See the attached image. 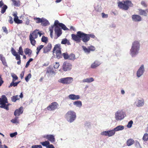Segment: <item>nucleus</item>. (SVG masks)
<instances>
[{"label": "nucleus", "instance_id": "1", "mask_svg": "<svg viewBox=\"0 0 148 148\" xmlns=\"http://www.w3.org/2000/svg\"><path fill=\"white\" fill-rule=\"evenodd\" d=\"M72 39L75 41L77 43H80L81 40L85 43L88 42L90 39L89 35L81 31H78L76 35L71 34Z\"/></svg>", "mask_w": 148, "mask_h": 148}, {"label": "nucleus", "instance_id": "2", "mask_svg": "<svg viewBox=\"0 0 148 148\" xmlns=\"http://www.w3.org/2000/svg\"><path fill=\"white\" fill-rule=\"evenodd\" d=\"M38 35L40 36L42 34L39 31V30L36 29L33 32H31L29 35V39L31 44L34 46L36 44V41L35 39L37 38Z\"/></svg>", "mask_w": 148, "mask_h": 148}, {"label": "nucleus", "instance_id": "3", "mask_svg": "<svg viewBox=\"0 0 148 148\" xmlns=\"http://www.w3.org/2000/svg\"><path fill=\"white\" fill-rule=\"evenodd\" d=\"M117 4L118 7L120 9L125 10H127L130 7H132L133 6L132 2L129 0L119 1L117 3Z\"/></svg>", "mask_w": 148, "mask_h": 148}, {"label": "nucleus", "instance_id": "4", "mask_svg": "<svg viewBox=\"0 0 148 148\" xmlns=\"http://www.w3.org/2000/svg\"><path fill=\"white\" fill-rule=\"evenodd\" d=\"M140 45L139 41H135L133 43L130 50V54L132 57L138 53L140 49Z\"/></svg>", "mask_w": 148, "mask_h": 148}, {"label": "nucleus", "instance_id": "5", "mask_svg": "<svg viewBox=\"0 0 148 148\" xmlns=\"http://www.w3.org/2000/svg\"><path fill=\"white\" fill-rule=\"evenodd\" d=\"M65 118L70 123L73 122L76 119V116L75 113L70 110L67 112L65 116Z\"/></svg>", "mask_w": 148, "mask_h": 148}, {"label": "nucleus", "instance_id": "6", "mask_svg": "<svg viewBox=\"0 0 148 148\" xmlns=\"http://www.w3.org/2000/svg\"><path fill=\"white\" fill-rule=\"evenodd\" d=\"M8 102L7 99L5 96L4 95H2L1 97L0 98V108H3L7 110H8L9 107L6 104Z\"/></svg>", "mask_w": 148, "mask_h": 148}, {"label": "nucleus", "instance_id": "7", "mask_svg": "<svg viewBox=\"0 0 148 148\" xmlns=\"http://www.w3.org/2000/svg\"><path fill=\"white\" fill-rule=\"evenodd\" d=\"M61 49L60 45L59 44L56 45L53 49V53H56V57L58 59L62 57V55L61 53Z\"/></svg>", "mask_w": 148, "mask_h": 148}, {"label": "nucleus", "instance_id": "8", "mask_svg": "<svg viewBox=\"0 0 148 148\" xmlns=\"http://www.w3.org/2000/svg\"><path fill=\"white\" fill-rule=\"evenodd\" d=\"M73 81V78L71 77H68L60 79L58 80V82L63 84H69L71 83Z\"/></svg>", "mask_w": 148, "mask_h": 148}, {"label": "nucleus", "instance_id": "9", "mask_svg": "<svg viewBox=\"0 0 148 148\" xmlns=\"http://www.w3.org/2000/svg\"><path fill=\"white\" fill-rule=\"evenodd\" d=\"M72 68V65L71 64L68 62H64L62 65V69L64 71H69Z\"/></svg>", "mask_w": 148, "mask_h": 148}, {"label": "nucleus", "instance_id": "10", "mask_svg": "<svg viewBox=\"0 0 148 148\" xmlns=\"http://www.w3.org/2000/svg\"><path fill=\"white\" fill-rule=\"evenodd\" d=\"M59 106L58 103L57 102H54L52 103L47 108V109L49 111H53L57 109Z\"/></svg>", "mask_w": 148, "mask_h": 148}, {"label": "nucleus", "instance_id": "11", "mask_svg": "<svg viewBox=\"0 0 148 148\" xmlns=\"http://www.w3.org/2000/svg\"><path fill=\"white\" fill-rule=\"evenodd\" d=\"M124 117V114L122 111H118L115 114V119L117 121L121 120Z\"/></svg>", "mask_w": 148, "mask_h": 148}, {"label": "nucleus", "instance_id": "12", "mask_svg": "<svg viewBox=\"0 0 148 148\" xmlns=\"http://www.w3.org/2000/svg\"><path fill=\"white\" fill-rule=\"evenodd\" d=\"M11 52L12 55L16 57V59L17 60H18L17 62V64L20 65L21 64V57L19 55H18L16 51L13 48H11Z\"/></svg>", "mask_w": 148, "mask_h": 148}, {"label": "nucleus", "instance_id": "13", "mask_svg": "<svg viewBox=\"0 0 148 148\" xmlns=\"http://www.w3.org/2000/svg\"><path fill=\"white\" fill-rule=\"evenodd\" d=\"M115 131L114 129L112 130H110L107 131H105L101 132V134L102 135L108 136L110 137L114 135L115 134Z\"/></svg>", "mask_w": 148, "mask_h": 148}, {"label": "nucleus", "instance_id": "14", "mask_svg": "<svg viewBox=\"0 0 148 148\" xmlns=\"http://www.w3.org/2000/svg\"><path fill=\"white\" fill-rule=\"evenodd\" d=\"M82 48L85 53H89L90 51H93L95 50V48L92 46H90L86 48L84 46H82Z\"/></svg>", "mask_w": 148, "mask_h": 148}, {"label": "nucleus", "instance_id": "15", "mask_svg": "<svg viewBox=\"0 0 148 148\" xmlns=\"http://www.w3.org/2000/svg\"><path fill=\"white\" fill-rule=\"evenodd\" d=\"M46 74H48L49 75L53 74H55L56 73L55 71L53 69L52 66H50L46 69Z\"/></svg>", "mask_w": 148, "mask_h": 148}, {"label": "nucleus", "instance_id": "16", "mask_svg": "<svg viewBox=\"0 0 148 148\" xmlns=\"http://www.w3.org/2000/svg\"><path fill=\"white\" fill-rule=\"evenodd\" d=\"M132 18L133 21L134 22H140L142 20L141 16L140 15L137 14L132 15Z\"/></svg>", "mask_w": 148, "mask_h": 148}, {"label": "nucleus", "instance_id": "17", "mask_svg": "<svg viewBox=\"0 0 148 148\" xmlns=\"http://www.w3.org/2000/svg\"><path fill=\"white\" fill-rule=\"evenodd\" d=\"M43 137L47 139L51 142L53 143L55 142L54 136L52 135H47L43 136Z\"/></svg>", "mask_w": 148, "mask_h": 148}, {"label": "nucleus", "instance_id": "18", "mask_svg": "<svg viewBox=\"0 0 148 148\" xmlns=\"http://www.w3.org/2000/svg\"><path fill=\"white\" fill-rule=\"evenodd\" d=\"M52 47V45L51 43H49L46 46L44 47L43 49V52L46 53L50 51Z\"/></svg>", "mask_w": 148, "mask_h": 148}, {"label": "nucleus", "instance_id": "19", "mask_svg": "<svg viewBox=\"0 0 148 148\" xmlns=\"http://www.w3.org/2000/svg\"><path fill=\"white\" fill-rule=\"evenodd\" d=\"M144 71V66L143 64L141 65L138 70L137 73V75L138 77H140L143 74Z\"/></svg>", "mask_w": 148, "mask_h": 148}, {"label": "nucleus", "instance_id": "20", "mask_svg": "<svg viewBox=\"0 0 148 148\" xmlns=\"http://www.w3.org/2000/svg\"><path fill=\"white\" fill-rule=\"evenodd\" d=\"M54 30L55 34L57 35V38L62 34V29L58 26L55 27Z\"/></svg>", "mask_w": 148, "mask_h": 148}, {"label": "nucleus", "instance_id": "21", "mask_svg": "<svg viewBox=\"0 0 148 148\" xmlns=\"http://www.w3.org/2000/svg\"><path fill=\"white\" fill-rule=\"evenodd\" d=\"M14 18V21L15 22L18 24H21L23 23V21L21 20H19L18 17L17 16V13H14L13 14Z\"/></svg>", "mask_w": 148, "mask_h": 148}, {"label": "nucleus", "instance_id": "22", "mask_svg": "<svg viewBox=\"0 0 148 148\" xmlns=\"http://www.w3.org/2000/svg\"><path fill=\"white\" fill-rule=\"evenodd\" d=\"M23 112V108L21 107L18 109H16L15 111L14 114L16 116H18L22 114Z\"/></svg>", "mask_w": 148, "mask_h": 148}, {"label": "nucleus", "instance_id": "23", "mask_svg": "<svg viewBox=\"0 0 148 148\" xmlns=\"http://www.w3.org/2000/svg\"><path fill=\"white\" fill-rule=\"evenodd\" d=\"M139 14L140 15L147 16V12H148V9L143 10L141 9H138Z\"/></svg>", "mask_w": 148, "mask_h": 148}, {"label": "nucleus", "instance_id": "24", "mask_svg": "<svg viewBox=\"0 0 148 148\" xmlns=\"http://www.w3.org/2000/svg\"><path fill=\"white\" fill-rule=\"evenodd\" d=\"M69 98L70 99L74 100L79 99L80 98V97L79 95H75L73 94H71L69 96Z\"/></svg>", "mask_w": 148, "mask_h": 148}, {"label": "nucleus", "instance_id": "25", "mask_svg": "<svg viewBox=\"0 0 148 148\" xmlns=\"http://www.w3.org/2000/svg\"><path fill=\"white\" fill-rule=\"evenodd\" d=\"M101 64L97 60L95 61L91 65V68L95 69Z\"/></svg>", "mask_w": 148, "mask_h": 148}, {"label": "nucleus", "instance_id": "26", "mask_svg": "<svg viewBox=\"0 0 148 148\" xmlns=\"http://www.w3.org/2000/svg\"><path fill=\"white\" fill-rule=\"evenodd\" d=\"M41 25H42L45 26L49 25V21L47 19L42 18V19L41 22Z\"/></svg>", "mask_w": 148, "mask_h": 148}, {"label": "nucleus", "instance_id": "27", "mask_svg": "<svg viewBox=\"0 0 148 148\" xmlns=\"http://www.w3.org/2000/svg\"><path fill=\"white\" fill-rule=\"evenodd\" d=\"M24 51L25 55H28V56L29 57L31 56L32 51L31 49L27 48L24 49Z\"/></svg>", "mask_w": 148, "mask_h": 148}, {"label": "nucleus", "instance_id": "28", "mask_svg": "<svg viewBox=\"0 0 148 148\" xmlns=\"http://www.w3.org/2000/svg\"><path fill=\"white\" fill-rule=\"evenodd\" d=\"M0 59L2 61L3 64L5 66H8L6 62L5 58L3 57V55L0 54Z\"/></svg>", "mask_w": 148, "mask_h": 148}, {"label": "nucleus", "instance_id": "29", "mask_svg": "<svg viewBox=\"0 0 148 148\" xmlns=\"http://www.w3.org/2000/svg\"><path fill=\"white\" fill-rule=\"evenodd\" d=\"M94 81V79L92 77L87 78L84 79L82 80V82L84 83L87 82L90 83Z\"/></svg>", "mask_w": 148, "mask_h": 148}, {"label": "nucleus", "instance_id": "30", "mask_svg": "<svg viewBox=\"0 0 148 148\" xmlns=\"http://www.w3.org/2000/svg\"><path fill=\"white\" fill-rule=\"evenodd\" d=\"M144 103V101L143 99L138 100L137 101V103L136 106L138 107H141L143 106Z\"/></svg>", "mask_w": 148, "mask_h": 148}, {"label": "nucleus", "instance_id": "31", "mask_svg": "<svg viewBox=\"0 0 148 148\" xmlns=\"http://www.w3.org/2000/svg\"><path fill=\"white\" fill-rule=\"evenodd\" d=\"M134 143V140L133 139L130 138L127 140L126 144L127 146H129L133 144Z\"/></svg>", "mask_w": 148, "mask_h": 148}, {"label": "nucleus", "instance_id": "32", "mask_svg": "<svg viewBox=\"0 0 148 148\" xmlns=\"http://www.w3.org/2000/svg\"><path fill=\"white\" fill-rule=\"evenodd\" d=\"M12 4L14 5L17 7H18L20 6V1L19 0L16 1L15 0H12Z\"/></svg>", "mask_w": 148, "mask_h": 148}, {"label": "nucleus", "instance_id": "33", "mask_svg": "<svg viewBox=\"0 0 148 148\" xmlns=\"http://www.w3.org/2000/svg\"><path fill=\"white\" fill-rule=\"evenodd\" d=\"M15 81H12V82L10 83V85L8 87L10 88L11 87L13 86L14 87L16 86H17L18 84L20 82V81L14 82Z\"/></svg>", "mask_w": 148, "mask_h": 148}, {"label": "nucleus", "instance_id": "34", "mask_svg": "<svg viewBox=\"0 0 148 148\" xmlns=\"http://www.w3.org/2000/svg\"><path fill=\"white\" fill-rule=\"evenodd\" d=\"M124 126L122 125H119L116 127L114 128L115 131H117L120 130H121L124 129Z\"/></svg>", "mask_w": 148, "mask_h": 148}, {"label": "nucleus", "instance_id": "35", "mask_svg": "<svg viewBox=\"0 0 148 148\" xmlns=\"http://www.w3.org/2000/svg\"><path fill=\"white\" fill-rule=\"evenodd\" d=\"M19 96L18 95L14 96L11 98L12 101L13 102H15L17 100H19Z\"/></svg>", "mask_w": 148, "mask_h": 148}, {"label": "nucleus", "instance_id": "36", "mask_svg": "<svg viewBox=\"0 0 148 148\" xmlns=\"http://www.w3.org/2000/svg\"><path fill=\"white\" fill-rule=\"evenodd\" d=\"M73 104L77 106L80 107L82 106V102L80 101H76L74 102Z\"/></svg>", "mask_w": 148, "mask_h": 148}, {"label": "nucleus", "instance_id": "37", "mask_svg": "<svg viewBox=\"0 0 148 148\" xmlns=\"http://www.w3.org/2000/svg\"><path fill=\"white\" fill-rule=\"evenodd\" d=\"M2 8L1 11V13L3 14H4L6 11V10L8 8L7 6L6 5H4L2 7Z\"/></svg>", "mask_w": 148, "mask_h": 148}, {"label": "nucleus", "instance_id": "38", "mask_svg": "<svg viewBox=\"0 0 148 148\" xmlns=\"http://www.w3.org/2000/svg\"><path fill=\"white\" fill-rule=\"evenodd\" d=\"M42 146L48 147V146L50 144L49 142L48 141H46L40 143Z\"/></svg>", "mask_w": 148, "mask_h": 148}, {"label": "nucleus", "instance_id": "39", "mask_svg": "<svg viewBox=\"0 0 148 148\" xmlns=\"http://www.w3.org/2000/svg\"><path fill=\"white\" fill-rule=\"evenodd\" d=\"M18 117L16 116L14 119H12L11 121L13 123H19V121L18 119Z\"/></svg>", "mask_w": 148, "mask_h": 148}, {"label": "nucleus", "instance_id": "40", "mask_svg": "<svg viewBox=\"0 0 148 148\" xmlns=\"http://www.w3.org/2000/svg\"><path fill=\"white\" fill-rule=\"evenodd\" d=\"M44 47V45H40L39 46H38L36 49V54H38L39 53L40 51L41 50V49H42Z\"/></svg>", "mask_w": 148, "mask_h": 148}, {"label": "nucleus", "instance_id": "41", "mask_svg": "<svg viewBox=\"0 0 148 148\" xmlns=\"http://www.w3.org/2000/svg\"><path fill=\"white\" fill-rule=\"evenodd\" d=\"M42 18H40L38 17H35L34 18V19L36 21V23H41Z\"/></svg>", "mask_w": 148, "mask_h": 148}, {"label": "nucleus", "instance_id": "42", "mask_svg": "<svg viewBox=\"0 0 148 148\" xmlns=\"http://www.w3.org/2000/svg\"><path fill=\"white\" fill-rule=\"evenodd\" d=\"M59 27H61V28L64 30H68V28L66 27V26L62 23L59 24Z\"/></svg>", "mask_w": 148, "mask_h": 148}, {"label": "nucleus", "instance_id": "43", "mask_svg": "<svg viewBox=\"0 0 148 148\" xmlns=\"http://www.w3.org/2000/svg\"><path fill=\"white\" fill-rule=\"evenodd\" d=\"M18 53L21 55H23V51L22 46H20L18 49Z\"/></svg>", "mask_w": 148, "mask_h": 148}, {"label": "nucleus", "instance_id": "44", "mask_svg": "<svg viewBox=\"0 0 148 148\" xmlns=\"http://www.w3.org/2000/svg\"><path fill=\"white\" fill-rule=\"evenodd\" d=\"M75 59V55L71 53L69 55L68 59L70 60H74Z\"/></svg>", "mask_w": 148, "mask_h": 148}, {"label": "nucleus", "instance_id": "45", "mask_svg": "<svg viewBox=\"0 0 148 148\" xmlns=\"http://www.w3.org/2000/svg\"><path fill=\"white\" fill-rule=\"evenodd\" d=\"M41 41L43 42L47 43L48 41V38L43 36L41 38Z\"/></svg>", "mask_w": 148, "mask_h": 148}, {"label": "nucleus", "instance_id": "46", "mask_svg": "<svg viewBox=\"0 0 148 148\" xmlns=\"http://www.w3.org/2000/svg\"><path fill=\"white\" fill-rule=\"evenodd\" d=\"M143 139L144 141H147L148 140V134L147 133L144 134Z\"/></svg>", "mask_w": 148, "mask_h": 148}, {"label": "nucleus", "instance_id": "47", "mask_svg": "<svg viewBox=\"0 0 148 148\" xmlns=\"http://www.w3.org/2000/svg\"><path fill=\"white\" fill-rule=\"evenodd\" d=\"M12 76L13 78L12 81H15L16 80L18 79V77L14 74H13L12 75Z\"/></svg>", "mask_w": 148, "mask_h": 148}, {"label": "nucleus", "instance_id": "48", "mask_svg": "<svg viewBox=\"0 0 148 148\" xmlns=\"http://www.w3.org/2000/svg\"><path fill=\"white\" fill-rule=\"evenodd\" d=\"M32 75L31 73L28 74L25 77V80L27 82H28L29 79L31 78Z\"/></svg>", "mask_w": 148, "mask_h": 148}, {"label": "nucleus", "instance_id": "49", "mask_svg": "<svg viewBox=\"0 0 148 148\" xmlns=\"http://www.w3.org/2000/svg\"><path fill=\"white\" fill-rule=\"evenodd\" d=\"M62 56L65 59H67L69 58V55L67 53H64L62 54Z\"/></svg>", "mask_w": 148, "mask_h": 148}, {"label": "nucleus", "instance_id": "50", "mask_svg": "<svg viewBox=\"0 0 148 148\" xmlns=\"http://www.w3.org/2000/svg\"><path fill=\"white\" fill-rule=\"evenodd\" d=\"M31 148H42L41 145H35L32 146Z\"/></svg>", "mask_w": 148, "mask_h": 148}, {"label": "nucleus", "instance_id": "51", "mask_svg": "<svg viewBox=\"0 0 148 148\" xmlns=\"http://www.w3.org/2000/svg\"><path fill=\"white\" fill-rule=\"evenodd\" d=\"M133 122L132 120L130 121L128 123L127 127L128 128H130L132 127Z\"/></svg>", "mask_w": 148, "mask_h": 148}, {"label": "nucleus", "instance_id": "52", "mask_svg": "<svg viewBox=\"0 0 148 148\" xmlns=\"http://www.w3.org/2000/svg\"><path fill=\"white\" fill-rule=\"evenodd\" d=\"M141 4L145 7H147V6L146 3L145 1H142L141 2Z\"/></svg>", "mask_w": 148, "mask_h": 148}, {"label": "nucleus", "instance_id": "53", "mask_svg": "<svg viewBox=\"0 0 148 148\" xmlns=\"http://www.w3.org/2000/svg\"><path fill=\"white\" fill-rule=\"evenodd\" d=\"M8 22L11 24H12L13 23L12 18L11 16H9V19Z\"/></svg>", "mask_w": 148, "mask_h": 148}, {"label": "nucleus", "instance_id": "54", "mask_svg": "<svg viewBox=\"0 0 148 148\" xmlns=\"http://www.w3.org/2000/svg\"><path fill=\"white\" fill-rule=\"evenodd\" d=\"M59 62H56L55 64L53 66V67L55 69H57L59 67Z\"/></svg>", "mask_w": 148, "mask_h": 148}, {"label": "nucleus", "instance_id": "55", "mask_svg": "<svg viewBox=\"0 0 148 148\" xmlns=\"http://www.w3.org/2000/svg\"><path fill=\"white\" fill-rule=\"evenodd\" d=\"M68 40L66 39H63L61 42V44H65L67 43Z\"/></svg>", "mask_w": 148, "mask_h": 148}, {"label": "nucleus", "instance_id": "56", "mask_svg": "<svg viewBox=\"0 0 148 148\" xmlns=\"http://www.w3.org/2000/svg\"><path fill=\"white\" fill-rule=\"evenodd\" d=\"M61 23H59L58 21V20L55 21L54 23V25L55 27L56 26L59 27V24Z\"/></svg>", "mask_w": 148, "mask_h": 148}, {"label": "nucleus", "instance_id": "57", "mask_svg": "<svg viewBox=\"0 0 148 148\" xmlns=\"http://www.w3.org/2000/svg\"><path fill=\"white\" fill-rule=\"evenodd\" d=\"M17 134V132H15L13 133H11L10 134V136L11 137H13L15 136Z\"/></svg>", "mask_w": 148, "mask_h": 148}, {"label": "nucleus", "instance_id": "58", "mask_svg": "<svg viewBox=\"0 0 148 148\" xmlns=\"http://www.w3.org/2000/svg\"><path fill=\"white\" fill-rule=\"evenodd\" d=\"M2 29L3 32L6 34H8V32L7 30V28L5 27H2Z\"/></svg>", "mask_w": 148, "mask_h": 148}, {"label": "nucleus", "instance_id": "59", "mask_svg": "<svg viewBox=\"0 0 148 148\" xmlns=\"http://www.w3.org/2000/svg\"><path fill=\"white\" fill-rule=\"evenodd\" d=\"M102 17L103 18H107L108 17L107 14H105L104 13H102Z\"/></svg>", "mask_w": 148, "mask_h": 148}, {"label": "nucleus", "instance_id": "60", "mask_svg": "<svg viewBox=\"0 0 148 148\" xmlns=\"http://www.w3.org/2000/svg\"><path fill=\"white\" fill-rule=\"evenodd\" d=\"M24 73H25V71H22L21 72V73L20 74V77L21 79H22L23 77V76H24Z\"/></svg>", "mask_w": 148, "mask_h": 148}, {"label": "nucleus", "instance_id": "61", "mask_svg": "<svg viewBox=\"0 0 148 148\" xmlns=\"http://www.w3.org/2000/svg\"><path fill=\"white\" fill-rule=\"evenodd\" d=\"M54 27V25H53L49 27V30L50 32H53Z\"/></svg>", "mask_w": 148, "mask_h": 148}, {"label": "nucleus", "instance_id": "62", "mask_svg": "<svg viewBox=\"0 0 148 148\" xmlns=\"http://www.w3.org/2000/svg\"><path fill=\"white\" fill-rule=\"evenodd\" d=\"M89 35V38H90V37L92 38H95V36L93 34H88Z\"/></svg>", "mask_w": 148, "mask_h": 148}, {"label": "nucleus", "instance_id": "63", "mask_svg": "<svg viewBox=\"0 0 148 148\" xmlns=\"http://www.w3.org/2000/svg\"><path fill=\"white\" fill-rule=\"evenodd\" d=\"M3 82V81L2 80V78L1 76H0V86L2 85Z\"/></svg>", "mask_w": 148, "mask_h": 148}, {"label": "nucleus", "instance_id": "64", "mask_svg": "<svg viewBox=\"0 0 148 148\" xmlns=\"http://www.w3.org/2000/svg\"><path fill=\"white\" fill-rule=\"evenodd\" d=\"M48 148H55L54 146L52 144H49V145L48 146Z\"/></svg>", "mask_w": 148, "mask_h": 148}]
</instances>
